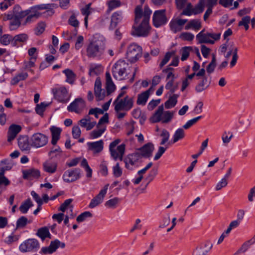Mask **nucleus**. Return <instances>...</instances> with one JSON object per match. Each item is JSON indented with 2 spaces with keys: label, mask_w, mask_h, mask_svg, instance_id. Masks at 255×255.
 <instances>
[{
  "label": "nucleus",
  "mask_w": 255,
  "mask_h": 255,
  "mask_svg": "<svg viewBox=\"0 0 255 255\" xmlns=\"http://www.w3.org/2000/svg\"><path fill=\"white\" fill-rule=\"evenodd\" d=\"M106 91L107 96L111 95L116 90V86L113 83L110 73L107 71L106 73Z\"/></svg>",
  "instance_id": "393cba45"
},
{
  "label": "nucleus",
  "mask_w": 255,
  "mask_h": 255,
  "mask_svg": "<svg viewBox=\"0 0 255 255\" xmlns=\"http://www.w3.org/2000/svg\"><path fill=\"white\" fill-rule=\"evenodd\" d=\"M43 166L45 171L53 173L56 170L57 165L56 162L47 161L43 163Z\"/></svg>",
  "instance_id": "c756f323"
},
{
  "label": "nucleus",
  "mask_w": 255,
  "mask_h": 255,
  "mask_svg": "<svg viewBox=\"0 0 255 255\" xmlns=\"http://www.w3.org/2000/svg\"><path fill=\"white\" fill-rule=\"evenodd\" d=\"M108 8L107 11L111 12L113 9L121 6V2L119 0H110L107 1Z\"/></svg>",
  "instance_id": "79ce46f5"
},
{
  "label": "nucleus",
  "mask_w": 255,
  "mask_h": 255,
  "mask_svg": "<svg viewBox=\"0 0 255 255\" xmlns=\"http://www.w3.org/2000/svg\"><path fill=\"white\" fill-rule=\"evenodd\" d=\"M142 48L135 43L130 44L128 47L127 58L131 63L135 62L141 56Z\"/></svg>",
  "instance_id": "1a4fd4ad"
},
{
  "label": "nucleus",
  "mask_w": 255,
  "mask_h": 255,
  "mask_svg": "<svg viewBox=\"0 0 255 255\" xmlns=\"http://www.w3.org/2000/svg\"><path fill=\"white\" fill-rule=\"evenodd\" d=\"M66 76V82L72 85L76 80V74L70 69H66L63 71Z\"/></svg>",
  "instance_id": "f704fd0d"
},
{
  "label": "nucleus",
  "mask_w": 255,
  "mask_h": 255,
  "mask_svg": "<svg viewBox=\"0 0 255 255\" xmlns=\"http://www.w3.org/2000/svg\"><path fill=\"white\" fill-rule=\"evenodd\" d=\"M179 95L177 94H173L169 99L165 103V107L166 109H170L174 107L177 102V98Z\"/></svg>",
  "instance_id": "58836bf2"
},
{
  "label": "nucleus",
  "mask_w": 255,
  "mask_h": 255,
  "mask_svg": "<svg viewBox=\"0 0 255 255\" xmlns=\"http://www.w3.org/2000/svg\"><path fill=\"white\" fill-rule=\"evenodd\" d=\"M193 14L192 6L190 3L187 4L186 7L181 12V15L190 16Z\"/></svg>",
  "instance_id": "338daca9"
},
{
  "label": "nucleus",
  "mask_w": 255,
  "mask_h": 255,
  "mask_svg": "<svg viewBox=\"0 0 255 255\" xmlns=\"http://www.w3.org/2000/svg\"><path fill=\"white\" fill-rule=\"evenodd\" d=\"M129 64L125 60H118L113 66L112 74L115 79L123 80L128 76L127 70L129 68Z\"/></svg>",
  "instance_id": "7ed1b4c3"
},
{
  "label": "nucleus",
  "mask_w": 255,
  "mask_h": 255,
  "mask_svg": "<svg viewBox=\"0 0 255 255\" xmlns=\"http://www.w3.org/2000/svg\"><path fill=\"white\" fill-rule=\"evenodd\" d=\"M163 105H161L158 108L157 110L151 118V121L153 123H158L162 120L163 123H168L173 117V113L170 111H166L163 113Z\"/></svg>",
  "instance_id": "39448f33"
},
{
  "label": "nucleus",
  "mask_w": 255,
  "mask_h": 255,
  "mask_svg": "<svg viewBox=\"0 0 255 255\" xmlns=\"http://www.w3.org/2000/svg\"><path fill=\"white\" fill-rule=\"evenodd\" d=\"M216 66V58L215 54L212 55V59L211 62L207 66L206 71L209 74L212 73Z\"/></svg>",
  "instance_id": "c03bdc74"
},
{
  "label": "nucleus",
  "mask_w": 255,
  "mask_h": 255,
  "mask_svg": "<svg viewBox=\"0 0 255 255\" xmlns=\"http://www.w3.org/2000/svg\"><path fill=\"white\" fill-rule=\"evenodd\" d=\"M28 220L25 216H21L16 221V229L24 228L28 224Z\"/></svg>",
  "instance_id": "37998d69"
},
{
  "label": "nucleus",
  "mask_w": 255,
  "mask_h": 255,
  "mask_svg": "<svg viewBox=\"0 0 255 255\" xmlns=\"http://www.w3.org/2000/svg\"><path fill=\"white\" fill-rule=\"evenodd\" d=\"M55 6L54 3H47V4H40L35 5L30 7L29 10L34 13H39L38 10H47V11H51L52 13H54L53 8Z\"/></svg>",
  "instance_id": "b1692460"
},
{
  "label": "nucleus",
  "mask_w": 255,
  "mask_h": 255,
  "mask_svg": "<svg viewBox=\"0 0 255 255\" xmlns=\"http://www.w3.org/2000/svg\"><path fill=\"white\" fill-rule=\"evenodd\" d=\"M39 243L35 239H28L21 243L19 250L22 253L33 252L39 248Z\"/></svg>",
  "instance_id": "9d476101"
},
{
  "label": "nucleus",
  "mask_w": 255,
  "mask_h": 255,
  "mask_svg": "<svg viewBox=\"0 0 255 255\" xmlns=\"http://www.w3.org/2000/svg\"><path fill=\"white\" fill-rule=\"evenodd\" d=\"M23 178L24 179L32 180L38 178L40 175V171L35 168L24 170L22 171Z\"/></svg>",
  "instance_id": "412c9836"
},
{
  "label": "nucleus",
  "mask_w": 255,
  "mask_h": 255,
  "mask_svg": "<svg viewBox=\"0 0 255 255\" xmlns=\"http://www.w3.org/2000/svg\"><path fill=\"white\" fill-rule=\"evenodd\" d=\"M160 135L162 137L160 144L164 145L169 139L170 136L169 132L166 129H164L162 130Z\"/></svg>",
  "instance_id": "680f3d73"
},
{
  "label": "nucleus",
  "mask_w": 255,
  "mask_h": 255,
  "mask_svg": "<svg viewBox=\"0 0 255 255\" xmlns=\"http://www.w3.org/2000/svg\"><path fill=\"white\" fill-rule=\"evenodd\" d=\"M192 49V47H190V46L184 47L182 48V50H181V60L182 61L186 60L188 58V57L189 55L190 51H191Z\"/></svg>",
  "instance_id": "864d4df0"
},
{
  "label": "nucleus",
  "mask_w": 255,
  "mask_h": 255,
  "mask_svg": "<svg viewBox=\"0 0 255 255\" xmlns=\"http://www.w3.org/2000/svg\"><path fill=\"white\" fill-rule=\"evenodd\" d=\"M141 155L139 152H136L127 155L124 159L125 167L129 170H133L138 166V163L141 162Z\"/></svg>",
  "instance_id": "6e6552de"
},
{
  "label": "nucleus",
  "mask_w": 255,
  "mask_h": 255,
  "mask_svg": "<svg viewBox=\"0 0 255 255\" xmlns=\"http://www.w3.org/2000/svg\"><path fill=\"white\" fill-rule=\"evenodd\" d=\"M173 82L172 81H169L167 82L165 85V89L169 90L171 93H174L178 89V84L176 83L175 85H173Z\"/></svg>",
  "instance_id": "4d7b16f0"
},
{
  "label": "nucleus",
  "mask_w": 255,
  "mask_h": 255,
  "mask_svg": "<svg viewBox=\"0 0 255 255\" xmlns=\"http://www.w3.org/2000/svg\"><path fill=\"white\" fill-rule=\"evenodd\" d=\"M202 118V116H198L196 118H193L188 121L183 126V128L184 129H188L193 125L196 124L199 120Z\"/></svg>",
  "instance_id": "052dcab7"
},
{
  "label": "nucleus",
  "mask_w": 255,
  "mask_h": 255,
  "mask_svg": "<svg viewBox=\"0 0 255 255\" xmlns=\"http://www.w3.org/2000/svg\"><path fill=\"white\" fill-rule=\"evenodd\" d=\"M149 96L148 91H145L139 94L136 101L137 104L138 105H145Z\"/></svg>",
  "instance_id": "4c0bfd02"
},
{
  "label": "nucleus",
  "mask_w": 255,
  "mask_h": 255,
  "mask_svg": "<svg viewBox=\"0 0 255 255\" xmlns=\"http://www.w3.org/2000/svg\"><path fill=\"white\" fill-rule=\"evenodd\" d=\"M46 24L44 22H39L34 29V32L36 35H40L45 30Z\"/></svg>",
  "instance_id": "3c124183"
},
{
  "label": "nucleus",
  "mask_w": 255,
  "mask_h": 255,
  "mask_svg": "<svg viewBox=\"0 0 255 255\" xmlns=\"http://www.w3.org/2000/svg\"><path fill=\"white\" fill-rule=\"evenodd\" d=\"M186 19H178L176 20L171 21L170 23L171 30L174 33L181 31L183 29V25L187 22Z\"/></svg>",
  "instance_id": "aec40b11"
},
{
  "label": "nucleus",
  "mask_w": 255,
  "mask_h": 255,
  "mask_svg": "<svg viewBox=\"0 0 255 255\" xmlns=\"http://www.w3.org/2000/svg\"><path fill=\"white\" fill-rule=\"evenodd\" d=\"M113 172L114 176L115 177H119L122 176L123 171L122 169L120 166V164L117 163L113 167Z\"/></svg>",
  "instance_id": "13d9d810"
},
{
  "label": "nucleus",
  "mask_w": 255,
  "mask_h": 255,
  "mask_svg": "<svg viewBox=\"0 0 255 255\" xmlns=\"http://www.w3.org/2000/svg\"><path fill=\"white\" fill-rule=\"evenodd\" d=\"M52 93L55 99L60 102L67 101V90L65 87L52 89Z\"/></svg>",
  "instance_id": "f3484780"
},
{
  "label": "nucleus",
  "mask_w": 255,
  "mask_h": 255,
  "mask_svg": "<svg viewBox=\"0 0 255 255\" xmlns=\"http://www.w3.org/2000/svg\"><path fill=\"white\" fill-rule=\"evenodd\" d=\"M134 98L126 95L123 99H121L117 103H113L116 112L125 111H128L133 106Z\"/></svg>",
  "instance_id": "423d86ee"
},
{
  "label": "nucleus",
  "mask_w": 255,
  "mask_h": 255,
  "mask_svg": "<svg viewBox=\"0 0 255 255\" xmlns=\"http://www.w3.org/2000/svg\"><path fill=\"white\" fill-rule=\"evenodd\" d=\"M120 142V140L117 139L112 142L109 145V150L111 156L115 160L119 159L123 160V156L125 154L126 145L122 143L119 146L118 144Z\"/></svg>",
  "instance_id": "20e7f679"
},
{
  "label": "nucleus",
  "mask_w": 255,
  "mask_h": 255,
  "mask_svg": "<svg viewBox=\"0 0 255 255\" xmlns=\"http://www.w3.org/2000/svg\"><path fill=\"white\" fill-rule=\"evenodd\" d=\"M166 9L155 10L153 14V24L155 27H159L165 25L168 21L166 15Z\"/></svg>",
  "instance_id": "f8f14e48"
},
{
  "label": "nucleus",
  "mask_w": 255,
  "mask_h": 255,
  "mask_svg": "<svg viewBox=\"0 0 255 255\" xmlns=\"http://www.w3.org/2000/svg\"><path fill=\"white\" fill-rule=\"evenodd\" d=\"M48 141V137L40 132L33 134L30 138V145L38 148L45 146Z\"/></svg>",
  "instance_id": "9b49d317"
},
{
  "label": "nucleus",
  "mask_w": 255,
  "mask_h": 255,
  "mask_svg": "<svg viewBox=\"0 0 255 255\" xmlns=\"http://www.w3.org/2000/svg\"><path fill=\"white\" fill-rule=\"evenodd\" d=\"M88 149L93 152L94 154L101 152L104 148V141L103 140L87 143Z\"/></svg>",
  "instance_id": "a211bd4d"
},
{
  "label": "nucleus",
  "mask_w": 255,
  "mask_h": 255,
  "mask_svg": "<svg viewBox=\"0 0 255 255\" xmlns=\"http://www.w3.org/2000/svg\"><path fill=\"white\" fill-rule=\"evenodd\" d=\"M255 243V239L253 238L246 242H245L240 250L239 252L245 253L250 247V246Z\"/></svg>",
  "instance_id": "603ef678"
},
{
  "label": "nucleus",
  "mask_w": 255,
  "mask_h": 255,
  "mask_svg": "<svg viewBox=\"0 0 255 255\" xmlns=\"http://www.w3.org/2000/svg\"><path fill=\"white\" fill-rule=\"evenodd\" d=\"M33 204L30 199H27L22 203L20 206L19 209L20 211L23 214H26L29 209L32 207Z\"/></svg>",
  "instance_id": "c9c22d12"
},
{
  "label": "nucleus",
  "mask_w": 255,
  "mask_h": 255,
  "mask_svg": "<svg viewBox=\"0 0 255 255\" xmlns=\"http://www.w3.org/2000/svg\"><path fill=\"white\" fill-rule=\"evenodd\" d=\"M28 74L27 73H20L13 78L11 81L12 84H16L20 81L24 80L27 78Z\"/></svg>",
  "instance_id": "09e8293b"
},
{
  "label": "nucleus",
  "mask_w": 255,
  "mask_h": 255,
  "mask_svg": "<svg viewBox=\"0 0 255 255\" xmlns=\"http://www.w3.org/2000/svg\"><path fill=\"white\" fill-rule=\"evenodd\" d=\"M221 33L206 32L203 33L200 32L196 36L198 43H206L213 44L215 41L220 39Z\"/></svg>",
  "instance_id": "0eeeda50"
},
{
  "label": "nucleus",
  "mask_w": 255,
  "mask_h": 255,
  "mask_svg": "<svg viewBox=\"0 0 255 255\" xmlns=\"http://www.w3.org/2000/svg\"><path fill=\"white\" fill-rule=\"evenodd\" d=\"M123 18V12L121 11H118L113 13L111 16V23L109 29H114L117 26L118 24L121 22Z\"/></svg>",
  "instance_id": "4be33fe9"
},
{
  "label": "nucleus",
  "mask_w": 255,
  "mask_h": 255,
  "mask_svg": "<svg viewBox=\"0 0 255 255\" xmlns=\"http://www.w3.org/2000/svg\"><path fill=\"white\" fill-rule=\"evenodd\" d=\"M152 11L149 8L144 6L142 11V5H137L134 10V23L132 26L131 34L137 37H146L150 32V26L149 25L150 16Z\"/></svg>",
  "instance_id": "f257e3e1"
},
{
  "label": "nucleus",
  "mask_w": 255,
  "mask_h": 255,
  "mask_svg": "<svg viewBox=\"0 0 255 255\" xmlns=\"http://www.w3.org/2000/svg\"><path fill=\"white\" fill-rule=\"evenodd\" d=\"M185 136V132L183 130V129L180 128L177 129L173 136V139H172V143H174L178 141V140L182 139Z\"/></svg>",
  "instance_id": "a19ab883"
},
{
  "label": "nucleus",
  "mask_w": 255,
  "mask_h": 255,
  "mask_svg": "<svg viewBox=\"0 0 255 255\" xmlns=\"http://www.w3.org/2000/svg\"><path fill=\"white\" fill-rule=\"evenodd\" d=\"M174 69L173 68L168 67L163 70L162 72L167 74L166 80L174 82L175 79V75L173 74Z\"/></svg>",
  "instance_id": "49530a36"
},
{
  "label": "nucleus",
  "mask_w": 255,
  "mask_h": 255,
  "mask_svg": "<svg viewBox=\"0 0 255 255\" xmlns=\"http://www.w3.org/2000/svg\"><path fill=\"white\" fill-rule=\"evenodd\" d=\"M28 36L26 34L21 33L20 34L16 35L13 37L11 41V45L13 46H16L17 45L19 42H24L26 41L28 39Z\"/></svg>",
  "instance_id": "473e14b6"
},
{
  "label": "nucleus",
  "mask_w": 255,
  "mask_h": 255,
  "mask_svg": "<svg viewBox=\"0 0 255 255\" xmlns=\"http://www.w3.org/2000/svg\"><path fill=\"white\" fill-rule=\"evenodd\" d=\"M50 129L52 134L51 143L53 145H55L60 138L61 129L59 128L52 126L50 128Z\"/></svg>",
  "instance_id": "cd10ccee"
},
{
  "label": "nucleus",
  "mask_w": 255,
  "mask_h": 255,
  "mask_svg": "<svg viewBox=\"0 0 255 255\" xmlns=\"http://www.w3.org/2000/svg\"><path fill=\"white\" fill-rule=\"evenodd\" d=\"M157 168H153L152 170L149 172L148 175L146 177L145 180L147 181V185L151 181H152L155 177L157 174Z\"/></svg>",
  "instance_id": "6e6d98bb"
},
{
  "label": "nucleus",
  "mask_w": 255,
  "mask_h": 255,
  "mask_svg": "<svg viewBox=\"0 0 255 255\" xmlns=\"http://www.w3.org/2000/svg\"><path fill=\"white\" fill-rule=\"evenodd\" d=\"M92 217V213L89 211H85L80 214L76 218V221L78 223L85 221L87 218Z\"/></svg>",
  "instance_id": "8fccbe9b"
},
{
  "label": "nucleus",
  "mask_w": 255,
  "mask_h": 255,
  "mask_svg": "<svg viewBox=\"0 0 255 255\" xmlns=\"http://www.w3.org/2000/svg\"><path fill=\"white\" fill-rule=\"evenodd\" d=\"M210 81H208L207 77H203L195 87V90L197 93H200L209 87Z\"/></svg>",
  "instance_id": "bb28decb"
},
{
  "label": "nucleus",
  "mask_w": 255,
  "mask_h": 255,
  "mask_svg": "<svg viewBox=\"0 0 255 255\" xmlns=\"http://www.w3.org/2000/svg\"><path fill=\"white\" fill-rule=\"evenodd\" d=\"M14 16L24 18L31 12V10L27 9L22 10L20 6L18 4L15 5L12 11H10Z\"/></svg>",
  "instance_id": "a878e982"
},
{
  "label": "nucleus",
  "mask_w": 255,
  "mask_h": 255,
  "mask_svg": "<svg viewBox=\"0 0 255 255\" xmlns=\"http://www.w3.org/2000/svg\"><path fill=\"white\" fill-rule=\"evenodd\" d=\"M79 124L82 128H86L87 130L92 129L96 125V122L88 123L86 119H81L79 121Z\"/></svg>",
  "instance_id": "ea45409f"
},
{
  "label": "nucleus",
  "mask_w": 255,
  "mask_h": 255,
  "mask_svg": "<svg viewBox=\"0 0 255 255\" xmlns=\"http://www.w3.org/2000/svg\"><path fill=\"white\" fill-rule=\"evenodd\" d=\"M180 38L184 40L190 41L194 39V35L190 32H184L180 34Z\"/></svg>",
  "instance_id": "0e129e2a"
},
{
  "label": "nucleus",
  "mask_w": 255,
  "mask_h": 255,
  "mask_svg": "<svg viewBox=\"0 0 255 255\" xmlns=\"http://www.w3.org/2000/svg\"><path fill=\"white\" fill-rule=\"evenodd\" d=\"M21 130V127L20 126L15 124L11 125L7 132V141L11 142L13 140Z\"/></svg>",
  "instance_id": "5701e85b"
},
{
  "label": "nucleus",
  "mask_w": 255,
  "mask_h": 255,
  "mask_svg": "<svg viewBox=\"0 0 255 255\" xmlns=\"http://www.w3.org/2000/svg\"><path fill=\"white\" fill-rule=\"evenodd\" d=\"M81 170L79 168H75L72 170L66 171L63 175V178L66 182H74L81 177Z\"/></svg>",
  "instance_id": "4468645a"
},
{
  "label": "nucleus",
  "mask_w": 255,
  "mask_h": 255,
  "mask_svg": "<svg viewBox=\"0 0 255 255\" xmlns=\"http://www.w3.org/2000/svg\"><path fill=\"white\" fill-rule=\"evenodd\" d=\"M62 151L59 146H57L56 147H52L51 150L48 153L49 156H51L52 158L54 156H56L57 155H59L61 153Z\"/></svg>",
  "instance_id": "774afa93"
},
{
  "label": "nucleus",
  "mask_w": 255,
  "mask_h": 255,
  "mask_svg": "<svg viewBox=\"0 0 255 255\" xmlns=\"http://www.w3.org/2000/svg\"><path fill=\"white\" fill-rule=\"evenodd\" d=\"M36 235L39 237L43 241L46 238H51V235L47 227H43L38 229Z\"/></svg>",
  "instance_id": "c85d7f7f"
},
{
  "label": "nucleus",
  "mask_w": 255,
  "mask_h": 255,
  "mask_svg": "<svg viewBox=\"0 0 255 255\" xmlns=\"http://www.w3.org/2000/svg\"><path fill=\"white\" fill-rule=\"evenodd\" d=\"M201 23L199 19L191 20L185 26V29L188 30L189 29H193L195 30H199L201 28Z\"/></svg>",
  "instance_id": "72a5a7b5"
},
{
  "label": "nucleus",
  "mask_w": 255,
  "mask_h": 255,
  "mask_svg": "<svg viewBox=\"0 0 255 255\" xmlns=\"http://www.w3.org/2000/svg\"><path fill=\"white\" fill-rule=\"evenodd\" d=\"M18 144L22 150H28L30 149V143H29L26 136H20L18 139Z\"/></svg>",
  "instance_id": "7c9ffc66"
},
{
  "label": "nucleus",
  "mask_w": 255,
  "mask_h": 255,
  "mask_svg": "<svg viewBox=\"0 0 255 255\" xmlns=\"http://www.w3.org/2000/svg\"><path fill=\"white\" fill-rule=\"evenodd\" d=\"M12 37L9 34H4L0 38V43L4 45H7L12 40Z\"/></svg>",
  "instance_id": "bf43d9fd"
},
{
  "label": "nucleus",
  "mask_w": 255,
  "mask_h": 255,
  "mask_svg": "<svg viewBox=\"0 0 255 255\" xmlns=\"http://www.w3.org/2000/svg\"><path fill=\"white\" fill-rule=\"evenodd\" d=\"M50 105V103H46L42 102L40 104H37L35 108V111L36 113L40 116H42L43 112L45 111L46 108Z\"/></svg>",
  "instance_id": "a18cd8bd"
},
{
  "label": "nucleus",
  "mask_w": 255,
  "mask_h": 255,
  "mask_svg": "<svg viewBox=\"0 0 255 255\" xmlns=\"http://www.w3.org/2000/svg\"><path fill=\"white\" fill-rule=\"evenodd\" d=\"M98 128V129L94 130L91 132L90 135L92 138H97L101 136L106 130L105 127L102 128L100 126V128Z\"/></svg>",
  "instance_id": "de8ad7c7"
},
{
  "label": "nucleus",
  "mask_w": 255,
  "mask_h": 255,
  "mask_svg": "<svg viewBox=\"0 0 255 255\" xmlns=\"http://www.w3.org/2000/svg\"><path fill=\"white\" fill-rule=\"evenodd\" d=\"M94 93L97 101H101L107 96L104 89H102V83L100 78H97L95 82Z\"/></svg>",
  "instance_id": "dca6fc26"
},
{
  "label": "nucleus",
  "mask_w": 255,
  "mask_h": 255,
  "mask_svg": "<svg viewBox=\"0 0 255 255\" xmlns=\"http://www.w3.org/2000/svg\"><path fill=\"white\" fill-rule=\"evenodd\" d=\"M86 107L85 101L82 98H77L67 107L69 112L80 114Z\"/></svg>",
  "instance_id": "ddd939ff"
},
{
  "label": "nucleus",
  "mask_w": 255,
  "mask_h": 255,
  "mask_svg": "<svg viewBox=\"0 0 255 255\" xmlns=\"http://www.w3.org/2000/svg\"><path fill=\"white\" fill-rule=\"evenodd\" d=\"M233 133L230 131H224L222 134V140L223 145L227 146L233 137Z\"/></svg>",
  "instance_id": "e433bc0d"
},
{
  "label": "nucleus",
  "mask_w": 255,
  "mask_h": 255,
  "mask_svg": "<svg viewBox=\"0 0 255 255\" xmlns=\"http://www.w3.org/2000/svg\"><path fill=\"white\" fill-rule=\"evenodd\" d=\"M119 199L115 197L112 199L109 200L105 203V206L109 208H115L119 202Z\"/></svg>",
  "instance_id": "5fc2aeb1"
},
{
  "label": "nucleus",
  "mask_w": 255,
  "mask_h": 255,
  "mask_svg": "<svg viewBox=\"0 0 255 255\" xmlns=\"http://www.w3.org/2000/svg\"><path fill=\"white\" fill-rule=\"evenodd\" d=\"M105 50V42L103 38L92 40L87 45L86 54L90 58L100 59L103 55Z\"/></svg>",
  "instance_id": "f03ea898"
},
{
  "label": "nucleus",
  "mask_w": 255,
  "mask_h": 255,
  "mask_svg": "<svg viewBox=\"0 0 255 255\" xmlns=\"http://www.w3.org/2000/svg\"><path fill=\"white\" fill-rule=\"evenodd\" d=\"M23 17L13 16L12 19L9 21V30H15L17 29L21 25V19Z\"/></svg>",
  "instance_id": "2f4dec72"
},
{
  "label": "nucleus",
  "mask_w": 255,
  "mask_h": 255,
  "mask_svg": "<svg viewBox=\"0 0 255 255\" xmlns=\"http://www.w3.org/2000/svg\"><path fill=\"white\" fill-rule=\"evenodd\" d=\"M68 23L70 25L74 27L75 28L79 27V21L76 19V16L74 14L71 15L68 19Z\"/></svg>",
  "instance_id": "e2e57ef3"
},
{
  "label": "nucleus",
  "mask_w": 255,
  "mask_h": 255,
  "mask_svg": "<svg viewBox=\"0 0 255 255\" xmlns=\"http://www.w3.org/2000/svg\"><path fill=\"white\" fill-rule=\"evenodd\" d=\"M154 149V145L152 143L149 142L144 144L139 149L140 151L139 154L141 155V159L142 157L149 158L151 157Z\"/></svg>",
  "instance_id": "6ab92c4d"
},
{
  "label": "nucleus",
  "mask_w": 255,
  "mask_h": 255,
  "mask_svg": "<svg viewBox=\"0 0 255 255\" xmlns=\"http://www.w3.org/2000/svg\"><path fill=\"white\" fill-rule=\"evenodd\" d=\"M208 251L203 250V246L200 245L196 247L192 253V255H206Z\"/></svg>",
  "instance_id": "69168bd1"
},
{
  "label": "nucleus",
  "mask_w": 255,
  "mask_h": 255,
  "mask_svg": "<svg viewBox=\"0 0 255 255\" xmlns=\"http://www.w3.org/2000/svg\"><path fill=\"white\" fill-rule=\"evenodd\" d=\"M109 184H107L105 185L99 193L93 198L89 205L90 208H94L103 202L104 198L107 192Z\"/></svg>",
  "instance_id": "2eb2a0df"
}]
</instances>
